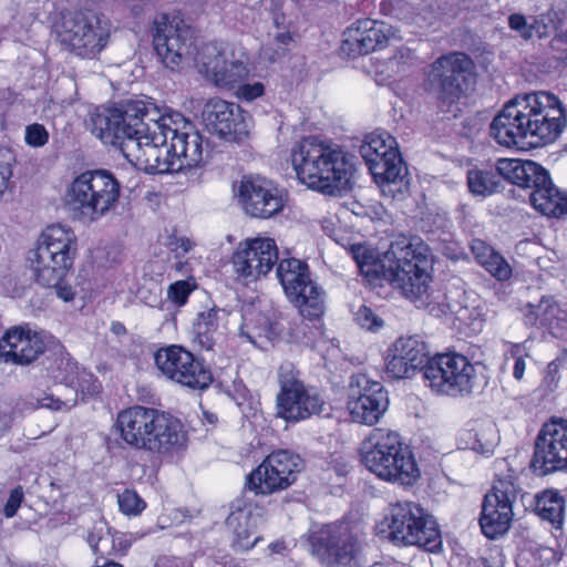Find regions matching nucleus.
<instances>
[{"instance_id": "obj_44", "label": "nucleus", "mask_w": 567, "mask_h": 567, "mask_svg": "<svg viewBox=\"0 0 567 567\" xmlns=\"http://www.w3.org/2000/svg\"><path fill=\"white\" fill-rule=\"evenodd\" d=\"M196 288L193 280H177L168 286L167 299L177 307H182L187 302L188 296Z\"/></svg>"}, {"instance_id": "obj_23", "label": "nucleus", "mask_w": 567, "mask_h": 567, "mask_svg": "<svg viewBox=\"0 0 567 567\" xmlns=\"http://www.w3.org/2000/svg\"><path fill=\"white\" fill-rule=\"evenodd\" d=\"M532 467L542 476L567 468L566 420L544 424L535 443Z\"/></svg>"}, {"instance_id": "obj_52", "label": "nucleus", "mask_w": 567, "mask_h": 567, "mask_svg": "<svg viewBox=\"0 0 567 567\" xmlns=\"http://www.w3.org/2000/svg\"><path fill=\"white\" fill-rule=\"evenodd\" d=\"M65 276L62 275L56 284H45L39 282L43 287L55 289L56 296L61 298L63 301H71L74 298V291L72 287L65 282Z\"/></svg>"}, {"instance_id": "obj_36", "label": "nucleus", "mask_w": 567, "mask_h": 567, "mask_svg": "<svg viewBox=\"0 0 567 567\" xmlns=\"http://www.w3.org/2000/svg\"><path fill=\"white\" fill-rule=\"evenodd\" d=\"M527 319L538 321L551 330L567 329V309H563L551 297H544L537 305L528 306Z\"/></svg>"}, {"instance_id": "obj_45", "label": "nucleus", "mask_w": 567, "mask_h": 567, "mask_svg": "<svg viewBox=\"0 0 567 567\" xmlns=\"http://www.w3.org/2000/svg\"><path fill=\"white\" fill-rule=\"evenodd\" d=\"M481 266L498 280H507L512 275L511 266L496 251H494L493 255L483 261Z\"/></svg>"}, {"instance_id": "obj_9", "label": "nucleus", "mask_w": 567, "mask_h": 567, "mask_svg": "<svg viewBox=\"0 0 567 567\" xmlns=\"http://www.w3.org/2000/svg\"><path fill=\"white\" fill-rule=\"evenodd\" d=\"M375 183L384 194L394 195L406 186V168L394 137L386 132L368 134L360 146Z\"/></svg>"}, {"instance_id": "obj_13", "label": "nucleus", "mask_w": 567, "mask_h": 567, "mask_svg": "<svg viewBox=\"0 0 567 567\" xmlns=\"http://www.w3.org/2000/svg\"><path fill=\"white\" fill-rule=\"evenodd\" d=\"M312 553L327 567H359L364 538L344 524L328 525L310 537Z\"/></svg>"}, {"instance_id": "obj_35", "label": "nucleus", "mask_w": 567, "mask_h": 567, "mask_svg": "<svg viewBox=\"0 0 567 567\" xmlns=\"http://www.w3.org/2000/svg\"><path fill=\"white\" fill-rule=\"evenodd\" d=\"M533 207L546 216L560 217L567 215V193L560 192L548 178V184L529 192Z\"/></svg>"}, {"instance_id": "obj_60", "label": "nucleus", "mask_w": 567, "mask_h": 567, "mask_svg": "<svg viewBox=\"0 0 567 567\" xmlns=\"http://www.w3.org/2000/svg\"><path fill=\"white\" fill-rule=\"evenodd\" d=\"M245 327H246V324H243L240 327V334L245 336L250 342H255L254 341V334L251 332H249V331H246Z\"/></svg>"}, {"instance_id": "obj_3", "label": "nucleus", "mask_w": 567, "mask_h": 567, "mask_svg": "<svg viewBox=\"0 0 567 567\" xmlns=\"http://www.w3.org/2000/svg\"><path fill=\"white\" fill-rule=\"evenodd\" d=\"M291 163L302 184L329 195L349 188L354 173L352 156L348 152L317 137L303 138L293 147Z\"/></svg>"}, {"instance_id": "obj_5", "label": "nucleus", "mask_w": 567, "mask_h": 567, "mask_svg": "<svg viewBox=\"0 0 567 567\" xmlns=\"http://www.w3.org/2000/svg\"><path fill=\"white\" fill-rule=\"evenodd\" d=\"M120 195V183L110 172L85 171L68 185L64 205L74 219L94 223L115 210Z\"/></svg>"}, {"instance_id": "obj_6", "label": "nucleus", "mask_w": 567, "mask_h": 567, "mask_svg": "<svg viewBox=\"0 0 567 567\" xmlns=\"http://www.w3.org/2000/svg\"><path fill=\"white\" fill-rule=\"evenodd\" d=\"M173 123L169 116L157 120L148 116L141 123L138 133L126 140L121 153L133 166L148 174L173 173L172 153L166 152Z\"/></svg>"}, {"instance_id": "obj_14", "label": "nucleus", "mask_w": 567, "mask_h": 567, "mask_svg": "<svg viewBox=\"0 0 567 567\" xmlns=\"http://www.w3.org/2000/svg\"><path fill=\"white\" fill-rule=\"evenodd\" d=\"M150 111L143 101H128L122 107H97L90 116V130L104 144L122 151L123 144L138 133Z\"/></svg>"}, {"instance_id": "obj_33", "label": "nucleus", "mask_w": 567, "mask_h": 567, "mask_svg": "<svg viewBox=\"0 0 567 567\" xmlns=\"http://www.w3.org/2000/svg\"><path fill=\"white\" fill-rule=\"evenodd\" d=\"M154 412L155 409L135 405L118 413L116 427L126 445L143 451Z\"/></svg>"}, {"instance_id": "obj_47", "label": "nucleus", "mask_w": 567, "mask_h": 567, "mask_svg": "<svg viewBox=\"0 0 567 567\" xmlns=\"http://www.w3.org/2000/svg\"><path fill=\"white\" fill-rule=\"evenodd\" d=\"M16 161L11 150L0 147V195L8 187L10 177L12 176V165Z\"/></svg>"}, {"instance_id": "obj_55", "label": "nucleus", "mask_w": 567, "mask_h": 567, "mask_svg": "<svg viewBox=\"0 0 567 567\" xmlns=\"http://www.w3.org/2000/svg\"><path fill=\"white\" fill-rule=\"evenodd\" d=\"M171 245L173 246L172 249L176 252L177 256L181 254H187L194 246V244L185 237L175 239V241H173Z\"/></svg>"}, {"instance_id": "obj_26", "label": "nucleus", "mask_w": 567, "mask_h": 567, "mask_svg": "<svg viewBox=\"0 0 567 567\" xmlns=\"http://www.w3.org/2000/svg\"><path fill=\"white\" fill-rule=\"evenodd\" d=\"M268 522L264 507L251 505L245 497L235 499L226 518V526L231 533V546L238 551H247L262 539L257 532Z\"/></svg>"}, {"instance_id": "obj_24", "label": "nucleus", "mask_w": 567, "mask_h": 567, "mask_svg": "<svg viewBox=\"0 0 567 567\" xmlns=\"http://www.w3.org/2000/svg\"><path fill=\"white\" fill-rule=\"evenodd\" d=\"M341 50L348 55H364L400 40L399 30L380 20L360 19L343 33Z\"/></svg>"}, {"instance_id": "obj_4", "label": "nucleus", "mask_w": 567, "mask_h": 567, "mask_svg": "<svg viewBox=\"0 0 567 567\" xmlns=\"http://www.w3.org/2000/svg\"><path fill=\"white\" fill-rule=\"evenodd\" d=\"M361 461L379 478L403 486L413 485L420 468L401 435L389 429H373L362 442Z\"/></svg>"}, {"instance_id": "obj_22", "label": "nucleus", "mask_w": 567, "mask_h": 567, "mask_svg": "<svg viewBox=\"0 0 567 567\" xmlns=\"http://www.w3.org/2000/svg\"><path fill=\"white\" fill-rule=\"evenodd\" d=\"M278 261V249L271 238L246 239L238 244L231 256L236 276L246 284L266 276Z\"/></svg>"}, {"instance_id": "obj_38", "label": "nucleus", "mask_w": 567, "mask_h": 567, "mask_svg": "<svg viewBox=\"0 0 567 567\" xmlns=\"http://www.w3.org/2000/svg\"><path fill=\"white\" fill-rule=\"evenodd\" d=\"M70 396L61 393V386L49 388L47 391H37L30 395L29 405L33 409H48L51 411L69 410L75 404V394L71 389H66Z\"/></svg>"}, {"instance_id": "obj_43", "label": "nucleus", "mask_w": 567, "mask_h": 567, "mask_svg": "<svg viewBox=\"0 0 567 567\" xmlns=\"http://www.w3.org/2000/svg\"><path fill=\"white\" fill-rule=\"evenodd\" d=\"M120 511L126 516H137L146 507V503L133 489H125L117 495Z\"/></svg>"}, {"instance_id": "obj_62", "label": "nucleus", "mask_w": 567, "mask_h": 567, "mask_svg": "<svg viewBox=\"0 0 567 567\" xmlns=\"http://www.w3.org/2000/svg\"><path fill=\"white\" fill-rule=\"evenodd\" d=\"M78 385L81 388L82 391L85 390V388H84V385L82 383L79 382Z\"/></svg>"}, {"instance_id": "obj_17", "label": "nucleus", "mask_w": 567, "mask_h": 567, "mask_svg": "<svg viewBox=\"0 0 567 567\" xmlns=\"http://www.w3.org/2000/svg\"><path fill=\"white\" fill-rule=\"evenodd\" d=\"M61 42L82 58H95L106 45L110 28L103 17L93 12L66 13L59 31Z\"/></svg>"}, {"instance_id": "obj_19", "label": "nucleus", "mask_w": 567, "mask_h": 567, "mask_svg": "<svg viewBox=\"0 0 567 567\" xmlns=\"http://www.w3.org/2000/svg\"><path fill=\"white\" fill-rule=\"evenodd\" d=\"M154 360L164 377L183 386L204 390L213 382L210 370L182 347L162 348L155 352Z\"/></svg>"}, {"instance_id": "obj_49", "label": "nucleus", "mask_w": 567, "mask_h": 567, "mask_svg": "<svg viewBox=\"0 0 567 567\" xmlns=\"http://www.w3.org/2000/svg\"><path fill=\"white\" fill-rule=\"evenodd\" d=\"M49 133L41 124H31L25 128V142L33 147H40L48 143Z\"/></svg>"}, {"instance_id": "obj_50", "label": "nucleus", "mask_w": 567, "mask_h": 567, "mask_svg": "<svg viewBox=\"0 0 567 567\" xmlns=\"http://www.w3.org/2000/svg\"><path fill=\"white\" fill-rule=\"evenodd\" d=\"M23 498L24 494L21 486H17L13 489H11L3 507L4 517L12 518L13 516H16L19 507L22 504Z\"/></svg>"}, {"instance_id": "obj_27", "label": "nucleus", "mask_w": 567, "mask_h": 567, "mask_svg": "<svg viewBox=\"0 0 567 567\" xmlns=\"http://www.w3.org/2000/svg\"><path fill=\"white\" fill-rule=\"evenodd\" d=\"M53 338L28 324L13 327L0 339V357L6 362L29 364L37 360L51 344Z\"/></svg>"}, {"instance_id": "obj_15", "label": "nucleus", "mask_w": 567, "mask_h": 567, "mask_svg": "<svg viewBox=\"0 0 567 567\" xmlns=\"http://www.w3.org/2000/svg\"><path fill=\"white\" fill-rule=\"evenodd\" d=\"M154 24V49L166 68L175 70L186 63H195L199 52H194L195 31L179 16L163 14Z\"/></svg>"}, {"instance_id": "obj_21", "label": "nucleus", "mask_w": 567, "mask_h": 567, "mask_svg": "<svg viewBox=\"0 0 567 567\" xmlns=\"http://www.w3.org/2000/svg\"><path fill=\"white\" fill-rule=\"evenodd\" d=\"M388 406V392L380 382L361 373L352 377L347 403L352 421L373 425L379 422Z\"/></svg>"}, {"instance_id": "obj_8", "label": "nucleus", "mask_w": 567, "mask_h": 567, "mask_svg": "<svg viewBox=\"0 0 567 567\" xmlns=\"http://www.w3.org/2000/svg\"><path fill=\"white\" fill-rule=\"evenodd\" d=\"M517 492V473L506 460L496 461L493 489L485 495L480 517L481 529L487 538L496 539L508 532Z\"/></svg>"}, {"instance_id": "obj_51", "label": "nucleus", "mask_w": 567, "mask_h": 567, "mask_svg": "<svg viewBox=\"0 0 567 567\" xmlns=\"http://www.w3.org/2000/svg\"><path fill=\"white\" fill-rule=\"evenodd\" d=\"M265 92V86L261 82L240 84L237 89V96L246 101H254L261 96Z\"/></svg>"}, {"instance_id": "obj_7", "label": "nucleus", "mask_w": 567, "mask_h": 567, "mask_svg": "<svg viewBox=\"0 0 567 567\" xmlns=\"http://www.w3.org/2000/svg\"><path fill=\"white\" fill-rule=\"evenodd\" d=\"M78 252V239L66 225L48 226L38 240L31 267L38 282L56 284L68 275Z\"/></svg>"}, {"instance_id": "obj_56", "label": "nucleus", "mask_w": 567, "mask_h": 567, "mask_svg": "<svg viewBox=\"0 0 567 567\" xmlns=\"http://www.w3.org/2000/svg\"><path fill=\"white\" fill-rule=\"evenodd\" d=\"M110 542L114 543V536H112V539L109 536L100 537L97 542H95L93 535L89 536L90 546L95 553H104Z\"/></svg>"}, {"instance_id": "obj_58", "label": "nucleus", "mask_w": 567, "mask_h": 567, "mask_svg": "<svg viewBox=\"0 0 567 567\" xmlns=\"http://www.w3.org/2000/svg\"><path fill=\"white\" fill-rule=\"evenodd\" d=\"M11 424V416L8 413H0V435L7 432Z\"/></svg>"}, {"instance_id": "obj_57", "label": "nucleus", "mask_w": 567, "mask_h": 567, "mask_svg": "<svg viewBox=\"0 0 567 567\" xmlns=\"http://www.w3.org/2000/svg\"><path fill=\"white\" fill-rule=\"evenodd\" d=\"M515 357V363L513 368V375L516 380H522L525 373L526 363L523 357L517 355L516 352H513Z\"/></svg>"}, {"instance_id": "obj_54", "label": "nucleus", "mask_w": 567, "mask_h": 567, "mask_svg": "<svg viewBox=\"0 0 567 567\" xmlns=\"http://www.w3.org/2000/svg\"><path fill=\"white\" fill-rule=\"evenodd\" d=\"M559 380H560L559 363L556 361H553L546 368V373H545L544 381H543L544 385L549 391H554L557 388Z\"/></svg>"}, {"instance_id": "obj_32", "label": "nucleus", "mask_w": 567, "mask_h": 567, "mask_svg": "<svg viewBox=\"0 0 567 567\" xmlns=\"http://www.w3.org/2000/svg\"><path fill=\"white\" fill-rule=\"evenodd\" d=\"M237 195L244 210L252 217L269 218L284 207L278 188L265 178H243Z\"/></svg>"}, {"instance_id": "obj_37", "label": "nucleus", "mask_w": 567, "mask_h": 567, "mask_svg": "<svg viewBox=\"0 0 567 567\" xmlns=\"http://www.w3.org/2000/svg\"><path fill=\"white\" fill-rule=\"evenodd\" d=\"M566 502L556 489H544L535 496V512L544 520L549 522L555 528H560L564 523Z\"/></svg>"}, {"instance_id": "obj_20", "label": "nucleus", "mask_w": 567, "mask_h": 567, "mask_svg": "<svg viewBox=\"0 0 567 567\" xmlns=\"http://www.w3.org/2000/svg\"><path fill=\"white\" fill-rule=\"evenodd\" d=\"M302 468L301 458L286 450L274 452L247 477V487L256 495H268L290 486Z\"/></svg>"}, {"instance_id": "obj_2", "label": "nucleus", "mask_w": 567, "mask_h": 567, "mask_svg": "<svg viewBox=\"0 0 567 567\" xmlns=\"http://www.w3.org/2000/svg\"><path fill=\"white\" fill-rule=\"evenodd\" d=\"M565 126L560 100L540 91L509 100L492 121L489 134L499 145L520 147L527 137L535 138V144L553 143Z\"/></svg>"}, {"instance_id": "obj_12", "label": "nucleus", "mask_w": 567, "mask_h": 567, "mask_svg": "<svg viewBox=\"0 0 567 567\" xmlns=\"http://www.w3.org/2000/svg\"><path fill=\"white\" fill-rule=\"evenodd\" d=\"M423 378L425 385L437 394L464 396L473 391L475 367L461 353H440L426 361Z\"/></svg>"}, {"instance_id": "obj_10", "label": "nucleus", "mask_w": 567, "mask_h": 567, "mask_svg": "<svg viewBox=\"0 0 567 567\" xmlns=\"http://www.w3.org/2000/svg\"><path fill=\"white\" fill-rule=\"evenodd\" d=\"M389 538L396 545L433 548L440 540L435 519L414 502L390 505Z\"/></svg>"}, {"instance_id": "obj_1", "label": "nucleus", "mask_w": 567, "mask_h": 567, "mask_svg": "<svg viewBox=\"0 0 567 567\" xmlns=\"http://www.w3.org/2000/svg\"><path fill=\"white\" fill-rule=\"evenodd\" d=\"M350 254L360 272L369 281L384 279L419 308H426L435 317L445 318L464 333H477L485 321L484 308L451 298L447 295L429 293L432 269L430 249L422 240L399 237L380 255L374 249L357 244Z\"/></svg>"}, {"instance_id": "obj_34", "label": "nucleus", "mask_w": 567, "mask_h": 567, "mask_svg": "<svg viewBox=\"0 0 567 567\" xmlns=\"http://www.w3.org/2000/svg\"><path fill=\"white\" fill-rule=\"evenodd\" d=\"M228 316L225 309L216 306L200 311L193 322L194 342L200 349L212 350L224 333Z\"/></svg>"}, {"instance_id": "obj_25", "label": "nucleus", "mask_w": 567, "mask_h": 567, "mask_svg": "<svg viewBox=\"0 0 567 567\" xmlns=\"http://www.w3.org/2000/svg\"><path fill=\"white\" fill-rule=\"evenodd\" d=\"M206 128L228 142H240L248 136L250 116L239 105L221 99L209 100L202 112Z\"/></svg>"}, {"instance_id": "obj_48", "label": "nucleus", "mask_w": 567, "mask_h": 567, "mask_svg": "<svg viewBox=\"0 0 567 567\" xmlns=\"http://www.w3.org/2000/svg\"><path fill=\"white\" fill-rule=\"evenodd\" d=\"M354 320L359 326L369 331L377 330L383 326L380 319L369 307L360 306L354 313Z\"/></svg>"}, {"instance_id": "obj_31", "label": "nucleus", "mask_w": 567, "mask_h": 567, "mask_svg": "<svg viewBox=\"0 0 567 567\" xmlns=\"http://www.w3.org/2000/svg\"><path fill=\"white\" fill-rule=\"evenodd\" d=\"M143 451L169 455L186 447L188 433L184 424L169 413L155 409Z\"/></svg>"}, {"instance_id": "obj_30", "label": "nucleus", "mask_w": 567, "mask_h": 567, "mask_svg": "<svg viewBox=\"0 0 567 567\" xmlns=\"http://www.w3.org/2000/svg\"><path fill=\"white\" fill-rule=\"evenodd\" d=\"M195 64L209 81L221 87H231L248 75V69L241 61H228L215 43H207L200 48Z\"/></svg>"}, {"instance_id": "obj_53", "label": "nucleus", "mask_w": 567, "mask_h": 567, "mask_svg": "<svg viewBox=\"0 0 567 567\" xmlns=\"http://www.w3.org/2000/svg\"><path fill=\"white\" fill-rule=\"evenodd\" d=\"M471 250L480 265L495 251L489 245L481 239H473Z\"/></svg>"}, {"instance_id": "obj_28", "label": "nucleus", "mask_w": 567, "mask_h": 567, "mask_svg": "<svg viewBox=\"0 0 567 567\" xmlns=\"http://www.w3.org/2000/svg\"><path fill=\"white\" fill-rule=\"evenodd\" d=\"M173 120L169 132V146L167 153H172L174 172L197 167L204 159L202 135L179 113L166 114Z\"/></svg>"}, {"instance_id": "obj_42", "label": "nucleus", "mask_w": 567, "mask_h": 567, "mask_svg": "<svg viewBox=\"0 0 567 567\" xmlns=\"http://www.w3.org/2000/svg\"><path fill=\"white\" fill-rule=\"evenodd\" d=\"M530 161H523L517 158H501L496 163V171L498 177L511 182L519 186L523 182V177L527 176L526 173L530 167L528 166Z\"/></svg>"}, {"instance_id": "obj_40", "label": "nucleus", "mask_w": 567, "mask_h": 567, "mask_svg": "<svg viewBox=\"0 0 567 567\" xmlns=\"http://www.w3.org/2000/svg\"><path fill=\"white\" fill-rule=\"evenodd\" d=\"M293 37L285 28L276 25V30L269 33L268 40L261 47L260 54L264 59L275 62L282 58L292 47Z\"/></svg>"}, {"instance_id": "obj_16", "label": "nucleus", "mask_w": 567, "mask_h": 567, "mask_svg": "<svg viewBox=\"0 0 567 567\" xmlns=\"http://www.w3.org/2000/svg\"><path fill=\"white\" fill-rule=\"evenodd\" d=\"M277 276L288 299L307 319L320 318L324 312V291L310 278L308 265L299 259H284Z\"/></svg>"}, {"instance_id": "obj_18", "label": "nucleus", "mask_w": 567, "mask_h": 567, "mask_svg": "<svg viewBox=\"0 0 567 567\" xmlns=\"http://www.w3.org/2000/svg\"><path fill=\"white\" fill-rule=\"evenodd\" d=\"M473 61L464 53L452 52L436 59L427 73V85L440 99L453 102L473 83Z\"/></svg>"}, {"instance_id": "obj_59", "label": "nucleus", "mask_w": 567, "mask_h": 567, "mask_svg": "<svg viewBox=\"0 0 567 567\" xmlns=\"http://www.w3.org/2000/svg\"><path fill=\"white\" fill-rule=\"evenodd\" d=\"M269 548L274 553H281L285 549V543L280 542V540H277L275 543H271L269 545Z\"/></svg>"}, {"instance_id": "obj_29", "label": "nucleus", "mask_w": 567, "mask_h": 567, "mask_svg": "<svg viewBox=\"0 0 567 567\" xmlns=\"http://www.w3.org/2000/svg\"><path fill=\"white\" fill-rule=\"evenodd\" d=\"M426 343L419 336L398 338L386 350L385 371L393 379L411 378L429 360Z\"/></svg>"}, {"instance_id": "obj_46", "label": "nucleus", "mask_w": 567, "mask_h": 567, "mask_svg": "<svg viewBox=\"0 0 567 567\" xmlns=\"http://www.w3.org/2000/svg\"><path fill=\"white\" fill-rule=\"evenodd\" d=\"M528 166L530 169L526 173L527 176L523 177L522 184L519 187L528 188L532 190H537L539 186L544 185V183L548 184L549 175L545 168H543L536 162L530 161Z\"/></svg>"}, {"instance_id": "obj_11", "label": "nucleus", "mask_w": 567, "mask_h": 567, "mask_svg": "<svg viewBox=\"0 0 567 567\" xmlns=\"http://www.w3.org/2000/svg\"><path fill=\"white\" fill-rule=\"evenodd\" d=\"M278 379L280 390L276 398L277 416L288 422H300L328 412V403L322 393L305 384L292 368L281 367Z\"/></svg>"}, {"instance_id": "obj_61", "label": "nucleus", "mask_w": 567, "mask_h": 567, "mask_svg": "<svg viewBox=\"0 0 567 567\" xmlns=\"http://www.w3.org/2000/svg\"><path fill=\"white\" fill-rule=\"evenodd\" d=\"M182 267H183L182 262H177L176 266H175L176 270H178V271L182 270Z\"/></svg>"}, {"instance_id": "obj_39", "label": "nucleus", "mask_w": 567, "mask_h": 567, "mask_svg": "<svg viewBox=\"0 0 567 567\" xmlns=\"http://www.w3.org/2000/svg\"><path fill=\"white\" fill-rule=\"evenodd\" d=\"M499 184L497 171L472 168L467 172V186L474 196H489L497 192Z\"/></svg>"}, {"instance_id": "obj_41", "label": "nucleus", "mask_w": 567, "mask_h": 567, "mask_svg": "<svg viewBox=\"0 0 567 567\" xmlns=\"http://www.w3.org/2000/svg\"><path fill=\"white\" fill-rule=\"evenodd\" d=\"M508 27L524 40L540 38L546 30V25L536 17H526L522 13H512L508 17Z\"/></svg>"}]
</instances>
